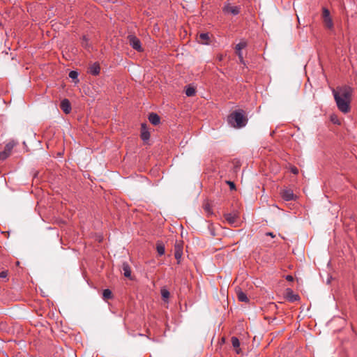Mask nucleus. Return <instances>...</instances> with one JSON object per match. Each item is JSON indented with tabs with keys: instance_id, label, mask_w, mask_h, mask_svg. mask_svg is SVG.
Wrapping results in <instances>:
<instances>
[{
	"instance_id": "obj_17",
	"label": "nucleus",
	"mask_w": 357,
	"mask_h": 357,
	"mask_svg": "<svg viewBox=\"0 0 357 357\" xmlns=\"http://www.w3.org/2000/svg\"><path fill=\"white\" fill-rule=\"evenodd\" d=\"M287 298L289 301L294 302L298 301L299 299V296L297 294H294L293 291L290 289H287Z\"/></svg>"
},
{
	"instance_id": "obj_12",
	"label": "nucleus",
	"mask_w": 357,
	"mask_h": 357,
	"mask_svg": "<svg viewBox=\"0 0 357 357\" xmlns=\"http://www.w3.org/2000/svg\"><path fill=\"white\" fill-rule=\"evenodd\" d=\"M100 71V65L98 63H93L89 67V73L91 75H99Z\"/></svg>"
},
{
	"instance_id": "obj_11",
	"label": "nucleus",
	"mask_w": 357,
	"mask_h": 357,
	"mask_svg": "<svg viewBox=\"0 0 357 357\" xmlns=\"http://www.w3.org/2000/svg\"><path fill=\"white\" fill-rule=\"evenodd\" d=\"M16 143L13 141L9 142L7 143L5 146V149L3 151V153H5L6 154V159L9 157L10 155L12 149L15 146Z\"/></svg>"
},
{
	"instance_id": "obj_26",
	"label": "nucleus",
	"mask_w": 357,
	"mask_h": 357,
	"mask_svg": "<svg viewBox=\"0 0 357 357\" xmlns=\"http://www.w3.org/2000/svg\"><path fill=\"white\" fill-rule=\"evenodd\" d=\"M226 183L229 185L231 190H236L235 184L234 182L231 181L230 180H227Z\"/></svg>"
},
{
	"instance_id": "obj_16",
	"label": "nucleus",
	"mask_w": 357,
	"mask_h": 357,
	"mask_svg": "<svg viewBox=\"0 0 357 357\" xmlns=\"http://www.w3.org/2000/svg\"><path fill=\"white\" fill-rule=\"evenodd\" d=\"M237 298L238 301L241 302L247 303L249 301L247 295L240 289L237 291Z\"/></svg>"
},
{
	"instance_id": "obj_32",
	"label": "nucleus",
	"mask_w": 357,
	"mask_h": 357,
	"mask_svg": "<svg viewBox=\"0 0 357 357\" xmlns=\"http://www.w3.org/2000/svg\"><path fill=\"white\" fill-rule=\"evenodd\" d=\"M204 210H205L207 213H211V207H210V205H209V204H205V206H204Z\"/></svg>"
},
{
	"instance_id": "obj_4",
	"label": "nucleus",
	"mask_w": 357,
	"mask_h": 357,
	"mask_svg": "<svg viewBox=\"0 0 357 357\" xmlns=\"http://www.w3.org/2000/svg\"><path fill=\"white\" fill-rule=\"evenodd\" d=\"M128 40L130 45L137 52H142L143 48L140 40L134 35H129L128 36Z\"/></svg>"
},
{
	"instance_id": "obj_25",
	"label": "nucleus",
	"mask_w": 357,
	"mask_h": 357,
	"mask_svg": "<svg viewBox=\"0 0 357 357\" xmlns=\"http://www.w3.org/2000/svg\"><path fill=\"white\" fill-rule=\"evenodd\" d=\"M78 77V73L77 71H75V70H71L70 73H69V77L73 79H77Z\"/></svg>"
},
{
	"instance_id": "obj_10",
	"label": "nucleus",
	"mask_w": 357,
	"mask_h": 357,
	"mask_svg": "<svg viewBox=\"0 0 357 357\" xmlns=\"http://www.w3.org/2000/svg\"><path fill=\"white\" fill-rule=\"evenodd\" d=\"M60 107L65 114H69L72 109L70 101L66 98L61 100Z\"/></svg>"
},
{
	"instance_id": "obj_15",
	"label": "nucleus",
	"mask_w": 357,
	"mask_h": 357,
	"mask_svg": "<svg viewBox=\"0 0 357 357\" xmlns=\"http://www.w3.org/2000/svg\"><path fill=\"white\" fill-rule=\"evenodd\" d=\"M122 270L125 277L131 279V269L129 264L127 262H123L122 264Z\"/></svg>"
},
{
	"instance_id": "obj_18",
	"label": "nucleus",
	"mask_w": 357,
	"mask_h": 357,
	"mask_svg": "<svg viewBox=\"0 0 357 357\" xmlns=\"http://www.w3.org/2000/svg\"><path fill=\"white\" fill-rule=\"evenodd\" d=\"M112 297H113V295H112V292L111 291V290H109V289H106L103 290L102 298L104 300L111 299V298H112Z\"/></svg>"
},
{
	"instance_id": "obj_34",
	"label": "nucleus",
	"mask_w": 357,
	"mask_h": 357,
	"mask_svg": "<svg viewBox=\"0 0 357 357\" xmlns=\"http://www.w3.org/2000/svg\"><path fill=\"white\" fill-rule=\"evenodd\" d=\"M267 235H269V236H272V237H274V236H275L273 234V233H271V232H268V233H267Z\"/></svg>"
},
{
	"instance_id": "obj_3",
	"label": "nucleus",
	"mask_w": 357,
	"mask_h": 357,
	"mask_svg": "<svg viewBox=\"0 0 357 357\" xmlns=\"http://www.w3.org/2000/svg\"><path fill=\"white\" fill-rule=\"evenodd\" d=\"M222 12L225 15H237L241 12V7L238 6H232L229 2H225L222 7Z\"/></svg>"
},
{
	"instance_id": "obj_31",
	"label": "nucleus",
	"mask_w": 357,
	"mask_h": 357,
	"mask_svg": "<svg viewBox=\"0 0 357 357\" xmlns=\"http://www.w3.org/2000/svg\"><path fill=\"white\" fill-rule=\"evenodd\" d=\"M7 276H8L7 271H1L0 273V278H6Z\"/></svg>"
},
{
	"instance_id": "obj_2",
	"label": "nucleus",
	"mask_w": 357,
	"mask_h": 357,
	"mask_svg": "<svg viewBox=\"0 0 357 357\" xmlns=\"http://www.w3.org/2000/svg\"><path fill=\"white\" fill-rule=\"evenodd\" d=\"M227 121L232 127L239 128L245 126L248 119L245 116L244 111L238 109L233 112L228 116Z\"/></svg>"
},
{
	"instance_id": "obj_14",
	"label": "nucleus",
	"mask_w": 357,
	"mask_h": 357,
	"mask_svg": "<svg viewBox=\"0 0 357 357\" xmlns=\"http://www.w3.org/2000/svg\"><path fill=\"white\" fill-rule=\"evenodd\" d=\"M210 38L208 33H202L199 35V43L202 45H209Z\"/></svg>"
},
{
	"instance_id": "obj_5",
	"label": "nucleus",
	"mask_w": 357,
	"mask_h": 357,
	"mask_svg": "<svg viewBox=\"0 0 357 357\" xmlns=\"http://www.w3.org/2000/svg\"><path fill=\"white\" fill-rule=\"evenodd\" d=\"M322 15H323V18H324V22L326 27L330 29H333V23L332 18L331 17V15H330V12L328 8H323Z\"/></svg>"
},
{
	"instance_id": "obj_23",
	"label": "nucleus",
	"mask_w": 357,
	"mask_h": 357,
	"mask_svg": "<svg viewBox=\"0 0 357 357\" xmlns=\"http://www.w3.org/2000/svg\"><path fill=\"white\" fill-rule=\"evenodd\" d=\"M331 119V121L334 123V124H337V125H340V121L339 120L338 117L335 115V114H332L330 117Z\"/></svg>"
},
{
	"instance_id": "obj_9",
	"label": "nucleus",
	"mask_w": 357,
	"mask_h": 357,
	"mask_svg": "<svg viewBox=\"0 0 357 357\" xmlns=\"http://www.w3.org/2000/svg\"><path fill=\"white\" fill-rule=\"evenodd\" d=\"M282 197L286 201L293 200L295 198L293 190L291 189H284L281 192Z\"/></svg>"
},
{
	"instance_id": "obj_1",
	"label": "nucleus",
	"mask_w": 357,
	"mask_h": 357,
	"mask_svg": "<svg viewBox=\"0 0 357 357\" xmlns=\"http://www.w3.org/2000/svg\"><path fill=\"white\" fill-rule=\"evenodd\" d=\"M353 90L351 87L344 86L333 90V94L338 109L347 114L350 111V102Z\"/></svg>"
},
{
	"instance_id": "obj_22",
	"label": "nucleus",
	"mask_w": 357,
	"mask_h": 357,
	"mask_svg": "<svg viewBox=\"0 0 357 357\" xmlns=\"http://www.w3.org/2000/svg\"><path fill=\"white\" fill-rule=\"evenodd\" d=\"M156 249L159 255L161 256L165 254V246L162 244H158Z\"/></svg>"
},
{
	"instance_id": "obj_20",
	"label": "nucleus",
	"mask_w": 357,
	"mask_h": 357,
	"mask_svg": "<svg viewBox=\"0 0 357 357\" xmlns=\"http://www.w3.org/2000/svg\"><path fill=\"white\" fill-rule=\"evenodd\" d=\"M169 295H170L169 291L167 289H166L165 288L161 289V296L164 301H167L168 298H169Z\"/></svg>"
},
{
	"instance_id": "obj_21",
	"label": "nucleus",
	"mask_w": 357,
	"mask_h": 357,
	"mask_svg": "<svg viewBox=\"0 0 357 357\" xmlns=\"http://www.w3.org/2000/svg\"><path fill=\"white\" fill-rule=\"evenodd\" d=\"M231 341L234 348L238 349L240 347L239 340L236 337H232Z\"/></svg>"
},
{
	"instance_id": "obj_7",
	"label": "nucleus",
	"mask_w": 357,
	"mask_h": 357,
	"mask_svg": "<svg viewBox=\"0 0 357 357\" xmlns=\"http://www.w3.org/2000/svg\"><path fill=\"white\" fill-rule=\"evenodd\" d=\"M247 44L245 42H240L236 45V54L238 56L239 61L241 63H244V59L243 56L242 50L246 47Z\"/></svg>"
},
{
	"instance_id": "obj_19",
	"label": "nucleus",
	"mask_w": 357,
	"mask_h": 357,
	"mask_svg": "<svg viewBox=\"0 0 357 357\" xmlns=\"http://www.w3.org/2000/svg\"><path fill=\"white\" fill-rule=\"evenodd\" d=\"M196 93L195 89L192 86H188L185 89V95L188 97L195 96Z\"/></svg>"
},
{
	"instance_id": "obj_30",
	"label": "nucleus",
	"mask_w": 357,
	"mask_h": 357,
	"mask_svg": "<svg viewBox=\"0 0 357 357\" xmlns=\"http://www.w3.org/2000/svg\"><path fill=\"white\" fill-rule=\"evenodd\" d=\"M6 159V154L0 151V160H5Z\"/></svg>"
},
{
	"instance_id": "obj_8",
	"label": "nucleus",
	"mask_w": 357,
	"mask_h": 357,
	"mask_svg": "<svg viewBox=\"0 0 357 357\" xmlns=\"http://www.w3.org/2000/svg\"><path fill=\"white\" fill-rule=\"evenodd\" d=\"M141 138L144 142L149 141L150 138V132L146 123H142L141 125Z\"/></svg>"
},
{
	"instance_id": "obj_27",
	"label": "nucleus",
	"mask_w": 357,
	"mask_h": 357,
	"mask_svg": "<svg viewBox=\"0 0 357 357\" xmlns=\"http://www.w3.org/2000/svg\"><path fill=\"white\" fill-rule=\"evenodd\" d=\"M225 218L227 220H228L229 222H234V218L233 216H231V214H227L225 215Z\"/></svg>"
},
{
	"instance_id": "obj_29",
	"label": "nucleus",
	"mask_w": 357,
	"mask_h": 357,
	"mask_svg": "<svg viewBox=\"0 0 357 357\" xmlns=\"http://www.w3.org/2000/svg\"><path fill=\"white\" fill-rule=\"evenodd\" d=\"M291 172L294 174L297 175L298 174V169L296 167H291Z\"/></svg>"
},
{
	"instance_id": "obj_33",
	"label": "nucleus",
	"mask_w": 357,
	"mask_h": 357,
	"mask_svg": "<svg viewBox=\"0 0 357 357\" xmlns=\"http://www.w3.org/2000/svg\"><path fill=\"white\" fill-rule=\"evenodd\" d=\"M286 279H287L288 281H293L294 278H293V276H291V275H287V276L286 277Z\"/></svg>"
},
{
	"instance_id": "obj_13",
	"label": "nucleus",
	"mask_w": 357,
	"mask_h": 357,
	"mask_svg": "<svg viewBox=\"0 0 357 357\" xmlns=\"http://www.w3.org/2000/svg\"><path fill=\"white\" fill-rule=\"evenodd\" d=\"M149 121L154 126L158 125L160 122V118L156 113H151L149 115Z\"/></svg>"
},
{
	"instance_id": "obj_28",
	"label": "nucleus",
	"mask_w": 357,
	"mask_h": 357,
	"mask_svg": "<svg viewBox=\"0 0 357 357\" xmlns=\"http://www.w3.org/2000/svg\"><path fill=\"white\" fill-rule=\"evenodd\" d=\"M82 44V46H84L85 47H88V39L86 38V36H83Z\"/></svg>"
},
{
	"instance_id": "obj_24",
	"label": "nucleus",
	"mask_w": 357,
	"mask_h": 357,
	"mask_svg": "<svg viewBox=\"0 0 357 357\" xmlns=\"http://www.w3.org/2000/svg\"><path fill=\"white\" fill-rule=\"evenodd\" d=\"M30 176H32L33 178H36L38 176H42V175L40 174V172L34 169L31 170Z\"/></svg>"
},
{
	"instance_id": "obj_6",
	"label": "nucleus",
	"mask_w": 357,
	"mask_h": 357,
	"mask_svg": "<svg viewBox=\"0 0 357 357\" xmlns=\"http://www.w3.org/2000/svg\"><path fill=\"white\" fill-rule=\"evenodd\" d=\"M183 255V243L181 241H176L174 245V257L179 263Z\"/></svg>"
}]
</instances>
